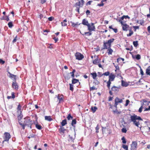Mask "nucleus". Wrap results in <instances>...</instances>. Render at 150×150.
Instances as JSON below:
<instances>
[{
    "instance_id": "5fc2aeb1",
    "label": "nucleus",
    "mask_w": 150,
    "mask_h": 150,
    "mask_svg": "<svg viewBox=\"0 0 150 150\" xmlns=\"http://www.w3.org/2000/svg\"><path fill=\"white\" fill-rule=\"evenodd\" d=\"M133 33V32H132L131 33H129V34H127V36L128 37H129L132 35Z\"/></svg>"
},
{
    "instance_id": "dca6fc26",
    "label": "nucleus",
    "mask_w": 150,
    "mask_h": 150,
    "mask_svg": "<svg viewBox=\"0 0 150 150\" xmlns=\"http://www.w3.org/2000/svg\"><path fill=\"white\" fill-rule=\"evenodd\" d=\"M122 25V29L123 30L126 31H127V28L129 27V26L126 24H123Z\"/></svg>"
},
{
    "instance_id": "e433bc0d",
    "label": "nucleus",
    "mask_w": 150,
    "mask_h": 150,
    "mask_svg": "<svg viewBox=\"0 0 150 150\" xmlns=\"http://www.w3.org/2000/svg\"><path fill=\"white\" fill-rule=\"evenodd\" d=\"M122 147L125 150H128V147L127 146L123 144L122 145Z\"/></svg>"
},
{
    "instance_id": "b1692460",
    "label": "nucleus",
    "mask_w": 150,
    "mask_h": 150,
    "mask_svg": "<svg viewBox=\"0 0 150 150\" xmlns=\"http://www.w3.org/2000/svg\"><path fill=\"white\" fill-rule=\"evenodd\" d=\"M67 21L66 19H65L63 22H61V24L62 26H65L67 25L66 23Z\"/></svg>"
},
{
    "instance_id": "052dcab7",
    "label": "nucleus",
    "mask_w": 150,
    "mask_h": 150,
    "mask_svg": "<svg viewBox=\"0 0 150 150\" xmlns=\"http://www.w3.org/2000/svg\"><path fill=\"white\" fill-rule=\"evenodd\" d=\"M5 63V61L1 59H0V63L4 64Z\"/></svg>"
},
{
    "instance_id": "7c9ffc66",
    "label": "nucleus",
    "mask_w": 150,
    "mask_h": 150,
    "mask_svg": "<svg viewBox=\"0 0 150 150\" xmlns=\"http://www.w3.org/2000/svg\"><path fill=\"white\" fill-rule=\"evenodd\" d=\"M91 74L92 75L93 78L94 79H95L97 76V74L96 73H91Z\"/></svg>"
},
{
    "instance_id": "412c9836",
    "label": "nucleus",
    "mask_w": 150,
    "mask_h": 150,
    "mask_svg": "<svg viewBox=\"0 0 150 150\" xmlns=\"http://www.w3.org/2000/svg\"><path fill=\"white\" fill-rule=\"evenodd\" d=\"M45 120L49 121H50L52 120V118L50 116H45Z\"/></svg>"
},
{
    "instance_id": "6e6d98bb",
    "label": "nucleus",
    "mask_w": 150,
    "mask_h": 150,
    "mask_svg": "<svg viewBox=\"0 0 150 150\" xmlns=\"http://www.w3.org/2000/svg\"><path fill=\"white\" fill-rule=\"evenodd\" d=\"M92 2V1H88L86 4V5H90L91 4V3Z\"/></svg>"
},
{
    "instance_id": "473e14b6",
    "label": "nucleus",
    "mask_w": 150,
    "mask_h": 150,
    "mask_svg": "<svg viewBox=\"0 0 150 150\" xmlns=\"http://www.w3.org/2000/svg\"><path fill=\"white\" fill-rule=\"evenodd\" d=\"M8 73L9 74V76L10 78H14V79L15 78L16 79V78H15V76H16V75H15L13 74H11L9 72H8Z\"/></svg>"
},
{
    "instance_id": "72a5a7b5",
    "label": "nucleus",
    "mask_w": 150,
    "mask_h": 150,
    "mask_svg": "<svg viewBox=\"0 0 150 150\" xmlns=\"http://www.w3.org/2000/svg\"><path fill=\"white\" fill-rule=\"evenodd\" d=\"M67 118L68 120H72L73 119V117L71 116L70 114H69L68 115L67 117Z\"/></svg>"
},
{
    "instance_id": "c03bdc74",
    "label": "nucleus",
    "mask_w": 150,
    "mask_h": 150,
    "mask_svg": "<svg viewBox=\"0 0 150 150\" xmlns=\"http://www.w3.org/2000/svg\"><path fill=\"white\" fill-rule=\"evenodd\" d=\"M85 35H87L90 36L92 35V33H91V32H85L84 33Z\"/></svg>"
},
{
    "instance_id": "20e7f679",
    "label": "nucleus",
    "mask_w": 150,
    "mask_h": 150,
    "mask_svg": "<svg viewBox=\"0 0 150 150\" xmlns=\"http://www.w3.org/2000/svg\"><path fill=\"white\" fill-rule=\"evenodd\" d=\"M4 140L3 141V143L5 141H8L11 137L10 134L8 132H5L4 134Z\"/></svg>"
},
{
    "instance_id": "2eb2a0df",
    "label": "nucleus",
    "mask_w": 150,
    "mask_h": 150,
    "mask_svg": "<svg viewBox=\"0 0 150 150\" xmlns=\"http://www.w3.org/2000/svg\"><path fill=\"white\" fill-rule=\"evenodd\" d=\"M110 47L108 46V48L107 49H108V55L111 54L113 52V50L110 48Z\"/></svg>"
},
{
    "instance_id": "69168bd1",
    "label": "nucleus",
    "mask_w": 150,
    "mask_h": 150,
    "mask_svg": "<svg viewBox=\"0 0 150 150\" xmlns=\"http://www.w3.org/2000/svg\"><path fill=\"white\" fill-rule=\"evenodd\" d=\"M102 3L101 4H98L97 5L98 6H103L104 5V4L103 3V2H102Z\"/></svg>"
},
{
    "instance_id": "a878e982",
    "label": "nucleus",
    "mask_w": 150,
    "mask_h": 150,
    "mask_svg": "<svg viewBox=\"0 0 150 150\" xmlns=\"http://www.w3.org/2000/svg\"><path fill=\"white\" fill-rule=\"evenodd\" d=\"M100 60H98V59H96L93 61V63L94 64H98L99 63Z\"/></svg>"
},
{
    "instance_id": "864d4df0",
    "label": "nucleus",
    "mask_w": 150,
    "mask_h": 150,
    "mask_svg": "<svg viewBox=\"0 0 150 150\" xmlns=\"http://www.w3.org/2000/svg\"><path fill=\"white\" fill-rule=\"evenodd\" d=\"M90 13V12L89 10H87L86 11V14L87 16L89 15Z\"/></svg>"
},
{
    "instance_id": "4468645a",
    "label": "nucleus",
    "mask_w": 150,
    "mask_h": 150,
    "mask_svg": "<svg viewBox=\"0 0 150 150\" xmlns=\"http://www.w3.org/2000/svg\"><path fill=\"white\" fill-rule=\"evenodd\" d=\"M119 87H118L115 86H114L112 88V90L114 92H117L119 90Z\"/></svg>"
},
{
    "instance_id": "e2e57ef3",
    "label": "nucleus",
    "mask_w": 150,
    "mask_h": 150,
    "mask_svg": "<svg viewBox=\"0 0 150 150\" xmlns=\"http://www.w3.org/2000/svg\"><path fill=\"white\" fill-rule=\"evenodd\" d=\"M96 89V87L94 86L91 87L90 88V90H93Z\"/></svg>"
},
{
    "instance_id": "7ed1b4c3",
    "label": "nucleus",
    "mask_w": 150,
    "mask_h": 150,
    "mask_svg": "<svg viewBox=\"0 0 150 150\" xmlns=\"http://www.w3.org/2000/svg\"><path fill=\"white\" fill-rule=\"evenodd\" d=\"M115 40V39L114 38H112L110 39L108 41L106 42H103V49H106L108 48V46L111 47V43L112 42Z\"/></svg>"
},
{
    "instance_id": "58836bf2",
    "label": "nucleus",
    "mask_w": 150,
    "mask_h": 150,
    "mask_svg": "<svg viewBox=\"0 0 150 150\" xmlns=\"http://www.w3.org/2000/svg\"><path fill=\"white\" fill-rule=\"evenodd\" d=\"M110 72L109 71H107L104 73L103 74H102L100 76H102L103 75H105L106 76H108L109 75Z\"/></svg>"
},
{
    "instance_id": "aec40b11",
    "label": "nucleus",
    "mask_w": 150,
    "mask_h": 150,
    "mask_svg": "<svg viewBox=\"0 0 150 150\" xmlns=\"http://www.w3.org/2000/svg\"><path fill=\"white\" fill-rule=\"evenodd\" d=\"M66 130V129H65L64 127H60V128L59 129V130L60 132V133L61 132L64 133Z\"/></svg>"
},
{
    "instance_id": "13d9d810",
    "label": "nucleus",
    "mask_w": 150,
    "mask_h": 150,
    "mask_svg": "<svg viewBox=\"0 0 150 150\" xmlns=\"http://www.w3.org/2000/svg\"><path fill=\"white\" fill-rule=\"evenodd\" d=\"M133 28H134L135 31H136V29L139 28V27L138 26H133Z\"/></svg>"
},
{
    "instance_id": "393cba45",
    "label": "nucleus",
    "mask_w": 150,
    "mask_h": 150,
    "mask_svg": "<svg viewBox=\"0 0 150 150\" xmlns=\"http://www.w3.org/2000/svg\"><path fill=\"white\" fill-rule=\"evenodd\" d=\"M97 109V108L96 106L92 107L91 108V109L93 113H94Z\"/></svg>"
},
{
    "instance_id": "4be33fe9",
    "label": "nucleus",
    "mask_w": 150,
    "mask_h": 150,
    "mask_svg": "<svg viewBox=\"0 0 150 150\" xmlns=\"http://www.w3.org/2000/svg\"><path fill=\"white\" fill-rule=\"evenodd\" d=\"M17 109L18 110L17 112L18 113H21V112H22V111H21V106L20 105V104H19L18 105Z\"/></svg>"
},
{
    "instance_id": "3c124183",
    "label": "nucleus",
    "mask_w": 150,
    "mask_h": 150,
    "mask_svg": "<svg viewBox=\"0 0 150 150\" xmlns=\"http://www.w3.org/2000/svg\"><path fill=\"white\" fill-rule=\"evenodd\" d=\"M143 108V105L142 104V106L140 107L139 108V112H141L142 111V110Z\"/></svg>"
},
{
    "instance_id": "49530a36",
    "label": "nucleus",
    "mask_w": 150,
    "mask_h": 150,
    "mask_svg": "<svg viewBox=\"0 0 150 150\" xmlns=\"http://www.w3.org/2000/svg\"><path fill=\"white\" fill-rule=\"evenodd\" d=\"M95 129H96V133H98L99 132L98 130L99 129V127H98V125H97V126L95 128Z\"/></svg>"
},
{
    "instance_id": "cd10ccee",
    "label": "nucleus",
    "mask_w": 150,
    "mask_h": 150,
    "mask_svg": "<svg viewBox=\"0 0 150 150\" xmlns=\"http://www.w3.org/2000/svg\"><path fill=\"white\" fill-rule=\"evenodd\" d=\"M61 125L62 126H64L66 124H67V120L66 119L63 120L61 122Z\"/></svg>"
},
{
    "instance_id": "8fccbe9b",
    "label": "nucleus",
    "mask_w": 150,
    "mask_h": 150,
    "mask_svg": "<svg viewBox=\"0 0 150 150\" xmlns=\"http://www.w3.org/2000/svg\"><path fill=\"white\" fill-rule=\"evenodd\" d=\"M15 93L14 92H12L11 93V98L14 99L15 98V96L14 95Z\"/></svg>"
},
{
    "instance_id": "79ce46f5",
    "label": "nucleus",
    "mask_w": 150,
    "mask_h": 150,
    "mask_svg": "<svg viewBox=\"0 0 150 150\" xmlns=\"http://www.w3.org/2000/svg\"><path fill=\"white\" fill-rule=\"evenodd\" d=\"M70 85V90L71 91H73L74 88H73V85L72 84H69Z\"/></svg>"
},
{
    "instance_id": "ddd939ff",
    "label": "nucleus",
    "mask_w": 150,
    "mask_h": 150,
    "mask_svg": "<svg viewBox=\"0 0 150 150\" xmlns=\"http://www.w3.org/2000/svg\"><path fill=\"white\" fill-rule=\"evenodd\" d=\"M82 24L88 26V25L89 24L88 23V21L86 20L85 19H83L82 21Z\"/></svg>"
},
{
    "instance_id": "603ef678",
    "label": "nucleus",
    "mask_w": 150,
    "mask_h": 150,
    "mask_svg": "<svg viewBox=\"0 0 150 150\" xmlns=\"http://www.w3.org/2000/svg\"><path fill=\"white\" fill-rule=\"evenodd\" d=\"M35 135L34 134H32L31 135H30L28 137V138L29 139L31 138L34 137L35 136Z\"/></svg>"
},
{
    "instance_id": "09e8293b",
    "label": "nucleus",
    "mask_w": 150,
    "mask_h": 150,
    "mask_svg": "<svg viewBox=\"0 0 150 150\" xmlns=\"http://www.w3.org/2000/svg\"><path fill=\"white\" fill-rule=\"evenodd\" d=\"M129 102L130 101L129 100H127L126 101V103L125 105V106H127L129 104Z\"/></svg>"
},
{
    "instance_id": "6ab92c4d",
    "label": "nucleus",
    "mask_w": 150,
    "mask_h": 150,
    "mask_svg": "<svg viewBox=\"0 0 150 150\" xmlns=\"http://www.w3.org/2000/svg\"><path fill=\"white\" fill-rule=\"evenodd\" d=\"M76 123V119H73L71 123V125L74 127H75V125Z\"/></svg>"
},
{
    "instance_id": "c85d7f7f",
    "label": "nucleus",
    "mask_w": 150,
    "mask_h": 150,
    "mask_svg": "<svg viewBox=\"0 0 150 150\" xmlns=\"http://www.w3.org/2000/svg\"><path fill=\"white\" fill-rule=\"evenodd\" d=\"M128 84L126 82L122 81V86H123L126 87L127 86Z\"/></svg>"
},
{
    "instance_id": "4d7b16f0",
    "label": "nucleus",
    "mask_w": 150,
    "mask_h": 150,
    "mask_svg": "<svg viewBox=\"0 0 150 150\" xmlns=\"http://www.w3.org/2000/svg\"><path fill=\"white\" fill-rule=\"evenodd\" d=\"M79 2L81 3V4L82 6L84 3V1L83 0H81V1H79Z\"/></svg>"
},
{
    "instance_id": "0e129e2a",
    "label": "nucleus",
    "mask_w": 150,
    "mask_h": 150,
    "mask_svg": "<svg viewBox=\"0 0 150 150\" xmlns=\"http://www.w3.org/2000/svg\"><path fill=\"white\" fill-rule=\"evenodd\" d=\"M54 18L52 17H50L48 18V19L49 21H52Z\"/></svg>"
},
{
    "instance_id": "f704fd0d",
    "label": "nucleus",
    "mask_w": 150,
    "mask_h": 150,
    "mask_svg": "<svg viewBox=\"0 0 150 150\" xmlns=\"http://www.w3.org/2000/svg\"><path fill=\"white\" fill-rule=\"evenodd\" d=\"M133 44L135 47H137L138 45L137 41H134L133 42Z\"/></svg>"
},
{
    "instance_id": "c756f323",
    "label": "nucleus",
    "mask_w": 150,
    "mask_h": 150,
    "mask_svg": "<svg viewBox=\"0 0 150 150\" xmlns=\"http://www.w3.org/2000/svg\"><path fill=\"white\" fill-rule=\"evenodd\" d=\"M79 81V80L78 79H73L72 80V82L73 84H75L77 83Z\"/></svg>"
},
{
    "instance_id": "c9c22d12",
    "label": "nucleus",
    "mask_w": 150,
    "mask_h": 150,
    "mask_svg": "<svg viewBox=\"0 0 150 150\" xmlns=\"http://www.w3.org/2000/svg\"><path fill=\"white\" fill-rule=\"evenodd\" d=\"M111 81H108L107 82V86L109 89H110V84H111Z\"/></svg>"
},
{
    "instance_id": "f3484780",
    "label": "nucleus",
    "mask_w": 150,
    "mask_h": 150,
    "mask_svg": "<svg viewBox=\"0 0 150 150\" xmlns=\"http://www.w3.org/2000/svg\"><path fill=\"white\" fill-rule=\"evenodd\" d=\"M63 96H60L59 95H58L57 96V98L59 100V103H60L63 100Z\"/></svg>"
},
{
    "instance_id": "423d86ee",
    "label": "nucleus",
    "mask_w": 150,
    "mask_h": 150,
    "mask_svg": "<svg viewBox=\"0 0 150 150\" xmlns=\"http://www.w3.org/2000/svg\"><path fill=\"white\" fill-rule=\"evenodd\" d=\"M76 59L80 60H82L84 57V56L81 53L77 52L75 54Z\"/></svg>"
},
{
    "instance_id": "4c0bfd02",
    "label": "nucleus",
    "mask_w": 150,
    "mask_h": 150,
    "mask_svg": "<svg viewBox=\"0 0 150 150\" xmlns=\"http://www.w3.org/2000/svg\"><path fill=\"white\" fill-rule=\"evenodd\" d=\"M121 140H122V142L123 144H126V139L124 137H123L122 139Z\"/></svg>"
},
{
    "instance_id": "39448f33",
    "label": "nucleus",
    "mask_w": 150,
    "mask_h": 150,
    "mask_svg": "<svg viewBox=\"0 0 150 150\" xmlns=\"http://www.w3.org/2000/svg\"><path fill=\"white\" fill-rule=\"evenodd\" d=\"M88 30L89 32L92 31H95V27L94 25V24L93 23H91V25L89 24L87 26Z\"/></svg>"
},
{
    "instance_id": "680f3d73",
    "label": "nucleus",
    "mask_w": 150,
    "mask_h": 150,
    "mask_svg": "<svg viewBox=\"0 0 150 150\" xmlns=\"http://www.w3.org/2000/svg\"><path fill=\"white\" fill-rule=\"evenodd\" d=\"M17 36H16L15 38H14V39L13 40V43H14V42H16V40H17Z\"/></svg>"
},
{
    "instance_id": "774afa93",
    "label": "nucleus",
    "mask_w": 150,
    "mask_h": 150,
    "mask_svg": "<svg viewBox=\"0 0 150 150\" xmlns=\"http://www.w3.org/2000/svg\"><path fill=\"white\" fill-rule=\"evenodd\" d=\"M148 32L150 33V26H149L147 28Z\"/></svg>"
},
{
    "instance_id": "bf43d9fd",
    "label": "nucleus",
    "mask_w": 150,
    "mask_h": 150,
    "mask_svg": "<svg viewBox=\"0 0 150 150\" xmlns=\"http://www.w3.org/2000/svg\"><path fill=\"white\" fill-rule=\"evenodd\" d=\"M76 7V11H77L78 13H79V9L80 7H78L77 6Z\"/></svg>"
},
{
    "instance_id": "ea45409f",
    "label": "nucleus",
    "mask_w": 150,
    "mask_h": 150,
    "mask_svg": "<svg viewBox=\"0 0 150 150\" xmlns=\"http://www.w3.org/2000/svg\"><path fill=\"white\" fill-rule=\"evenodd\" d=\"M135 58L137 60H139L141 59L140 55L139 54H137L135 56Z\"/></svg>"
},
{
    "instance_id": "338daca9",
    "label": "nucleus",
    "mask_w": 150,
    "mask_h": 150,
    "mask_svg": "<svg viewBox=\"0 0 150 150\" xmlns=\"http://www.w3.org/2000/svg\"><path fill=\"white\" fill-rule=\"evenodd\" d=\"M150 110V105L149 106L148 108H146L144 110V111H148Z\"/></svg>"
},
{
    "instance_id": "2f4dec72",
    "label": "nucleus",
    "mask_w": 150,
    "mask_h": 150,
    "mask_svg": "<svg viewBox=\"0 0 150 150\" xmlns=\"http://www.w3.org/2000/svg\"><path fill=\"white\" fill-rule=\"evenodd\" d=\"M35 127L37 128L39 130H41L42 129V126L38 124H36L35 125Z\"/></svg>"
},
{
    "instance_id": "9d476101",
    "label": "nucleus",
    "mask_w": 150,
    "mask_h": 150,
    "mask_svg": "<svg viewBox=\"0 0 150 150\" xmlns=\"http://www.w3.org/2000/svg\"><path fill=\"white\" fill-rule=\"evenodd\" d=\"M137 143L136 142H133L131 145V149L135 150L137 148Z\"/></svg>"
},
{
    "instance_id": "f03ea898",
    "label": "nucleus",
    "mask_w": 150,
    "mask_h": 150,
    "mask_svg": "<svg viewBox=\"0 0 150 150\" xmlns=\"http://www.w3.org/2000/svg\"><path fill=\"white\" fill-rule=\"evenodd\" d=\"M130 118V121L133 122V124L138 127H139L140 124L139 121L143 120L140 117L137 116L134 114L132 115H131Z\"/></svg>"
},
{
    "instance_id": "5701e85b",
    "label": "nucleus",
    "mask_w": 150,
    "mask_h": 150,
    "mask_svg": "<svg viewBox=\"0 0 150 150\" xmlns=\"http://www.w3.org/2000/svg\"><path fill=\"white\" fill-rule=\"evenodd\" d=\"M71 25L73 27H76L77 26L80 25L81 23H79L78 22H76V23H74L73 22H71Z\"/></svg>"
},
{
    "instance_id": "a211bd4d",
    "label": "nucleus",
    "mask_w": 150,
    "mask_h": 150,
    "mask_svg": "<svg viewBox=\"0 0 150 150\" xmlns=\"http://www.w3.org/2000/svg\"><path fill=\"white\" fill-rule=\"evenodd\" d=\"M18 122L21 121L20 120L22 118V117H23V115L22 113V112H21V113H18Z\"/></svg>"
},
{
    "instance_id": "1a4fd4ad",
    "label": "nucleus",
    "mask_w": 150,
    "mask_h": 150,
    "mask_svg": "<svg viewBox=\"0 0 150 150\" xmlns=\"http://www.w3.org/2000/svg\"><path fill=\"white\" fill-rule=\"evenodd\" d=\"M12 87L16 90H17L18 88V86L16 82V79L15 78H14V81L13 82L12 84Z\"/></svg>"
},
{
    "instance_id": "0eeeda50",
    "label": "nucleus",
    "mask_w": 150,
    "mask_h": 150,
    "mask_svg": "<svg viewBox=\"0 0 150 150\" xmlns=\"http://www.w3.org/2000/svg\"><path fill=\"white\" fill-rule=\"evenodd\" d=\"M127 18H128V19H130V17L127 15V16L124 15L121 18H120V19H118L117 18L116 19V20H117V21L120 22L121 23L122 25L123 23L122 22V20H123L125 18L126 19Z\"/></svg>"
},
{
    "instance_id": "f257e3e1",
    "label": "nucleus",
    "mask_w": 150,
    "mask_h": 150,
    "mask_svg": "<svg viewBox=\"0 0 150 150\" xmlns=\"http://www.w3.org/2000/svg\"><path fill=\"white\" fill-rule=\"evenodd\" d=\"M34 122V121L31 120L29 117H26L24 118L23 123H21V121H19V124L22 127L23 129H25V126L31 129L32 125Z\"/></svg>"
},
{
    "instance_id": "37998d69",
    "label": "nucleus",
    "mask_w": 150,
    "mask_h": 150,
    "mask_svg": "<svg viewBox=\"0 0 150 150\" xmlns=\"http://www.w3.org/2000/svg\"><path fill=\"white\" fill-rule=\"evenodd\" d=\"M76 5L77 7L78 6H79V7H82V6H81V3L80 2H79L76 3Z\"/></svg>"
},
{
    "instance_id": "a18cd8bd",
    "label": "nucleus",
    "mask_w": 150,
    "mask_h": 150,
    "mask_svg": "<svg viewBox=\"0 0 150 150\" xmlns=\"http://www.w3.org/2000/svg\"><path fill=\"white\" fill-rule=\"evenodd\" d=\"M69 137L70 138V139L73 142H74V139L75 136H74V137H72L70 135H69Z\"/></svg>"
},
{
    "instance_id": "f8f14e48",
    "label": "nucleus",
    "mask_w": 150,
    "mask_h": 150,
    "mask_svg": "<svg viewBox=\"0 0 150 150\" xmlns=\"http://www.w3.org/2000/svg\"><path fill=\"white\" fill-rule=\"evenodd\" d=\"M115 78V76L113 74H111L109 76V81H114Z\"/></svg>"
},
{
    "instance_id": "9b49d317",
    "label": "nucleus",
    "mask_w": 150,
    "mask_h": 150,
    "mask_svg": "<svg viewBox=\"0 0 150 150\" xmlns=\"http://www.w3.org/2000/svg\"><path fill=\"white\" fill-rule=\"evenodd\" d=\"M142 103V105H148L150 103V101H147L146 100L144 99L141 101Z\"/></svg>"
},
{
    "instance_id": "bb28decb",
    "label": "nucleus",
    "mask_w": 150,
    "mask_h": 150,
    "mask_svg": "<svg viewBox=\"0 0 150 150\" xmlns=\"http://www.w3.org/2000/svg\"><path fill=\"white\" fill-rule=\"evenodd\" d=\"M150 73V66L148 67L146 70V74L147 75H149Z\"/></svg>"
},
{
    "instance_id": "a19ab883",
    "label": "nucleus",
    "mask_w": 150,
    "mask_h": 150,
    "mask_svg": "<svg viewBox=\"0 0 150 150\" xmlns=\"http://www.w3.org/2000/svg\"><path fill=\"white\" fill-rule=\"evenodd\" d=\"M8 27L9 28H12V27L13 26L12 23L11 22H9L8 23Z\"/></svg>"
},
{
    "instance_id": "6e6552de",
    "label": "nucleus",
    "mask_w": 150,
    "mask_h": 150,
    "mask_svg": "<svg viewBox=\"0 0 150 150\" xmlns=\"http://www.w3.org/2000/svg\"><path fill=\"white\" fill-rule=\"evenodd\" d=\"M115 103L114 106L117 108V106L119 103H122V99H120L118 97H117L115 99Z\"/></svg>"
},
{
    "instance_id": "de8ad7c7",
    "label": "nucleus",
    "mask_w": 150,
    "mask_h": 150,
    "mask_svg": "<svg viewBox=\"0 0 150 150\" xmlns=\"http://www.w3.org/2000/svg\"><path fill=\"white\" fill-rule=\"evenodd\" d=\"M122 132L123 133H126L127 132V129L125 128H123L122 129Z\"/></svg>"
}]
</instances>
